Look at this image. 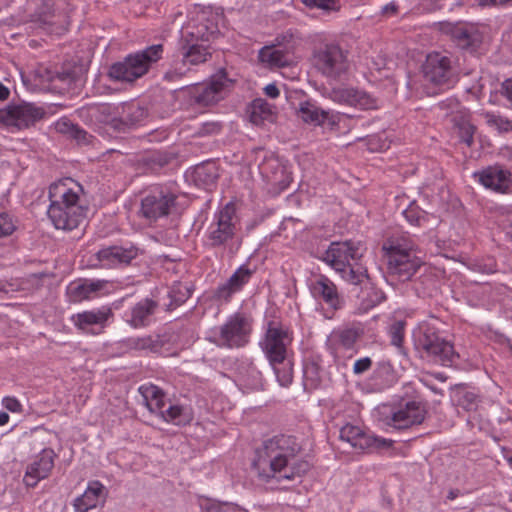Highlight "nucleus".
Listing matches in <instances>:
<instances>
[{"instance_id": "48", "label": "nucleus", "mask_w": 512, "mask_h": 512, "mask_svg": "<svg viewBox=\"0 0 512 512\" xmlns=\"http://www.w3.org/2000/svg\"><path fill=\"white\" fill-rule=\"evenodd\" d=\"M480 403L479 394L474 390L461 389L457 392V404L465 411L477 410Z\"/></svg>"}, {"instance_id": "11", "label": "nucleus", "mask_w": 512, "mask_h": 512, "mask_svg": "<svg viewBox=\"0 0 512 512\" xmlns=\"http://www.w3.org/2000/svg\"><path fill=\"white\" fill-rule=\"evenodd\" d=\"M177 195L164 187H155L141 199L140 215L149 222L167 217L176 206Z\"/></svg>"}, {"instance_id": "53", "label": "nucleus", "mask_w": 512, "mask_h": 512, "mask_svg": "<svg viewBox=\"0 0 512 512\" xmlns=\"http://www.w3.org/2000/svg\"><path fill=\"white\" fill-rule=\"evenodd\" d=\"M78 79V72L76 69L70 66L61 67L60 70L55 71V73L49 77V80L52 82L59 81L66 86H71Z\"/></svg>"}, {"instance_id": "59", "label": "nucleus", "mask_w": 512, "mask_h": 512, "mask_svg": "<svg viewBox=\"0 0 512 512\" xmlns=\"http://www.w3.org/2000/svg\"><path fill=\"white\" fill-rule=\"evenodd\" d=\"M373 366V361L370 357L365 356L357 359L353 364V374L356 376H361L368 372Z\"/></svg>"}, {"instance_id": "35", "label": "nucleus", "mask_w": 512, "mask_h": 512, "mask_svg": "<svg viewBox=\"0 0 512 512\" xmlns=\"http://www.w3.org/2000/svg\"><path fill=\"white\" fill-rule=\"evenodd\" d=\"M218 177V167L213 161L202 162L196 165L191 172V178L195 185L207 190L216 184Z\"/></svg>"}, {"instance_id": "58", "label": "nucleus", "mask_w": 512, "mask_h": 512, "mask_svg": "<svg viewBox=\"0 0 512 512\" xmlns=\"http://www.w3.org/2000/svg\"><path fill=\"white\" fill-rule=\"evenodd\" d=\"M476 127L470 122H462L459 125V137L460 140L465 143L468 147H471L474 143V134Z\"/></svg>"}, {"instance_id": "12", "label": "nucleus", "mask_w": 512, "mask_h": 512, "mask_svg": "<svg viewBox=\"0 0 512 512\" xmlns=\"http://www.w3.org/2000/svg\"><path fill=\"white\" fill-rule=\"evenodd\" d=\"M340 439L365 453L383 452L392 448L394 444L391 439L377 436L352 424H346L340 429Z\"/></svg>"}, {"instance_id": "27", "label": "nucleus", "mask_w": 512, "mask_h": 512, "mask_svg": "<svg viewBox=\"0 0 512 512\" xmlns=\"http://www.w3.org/2000/svg\"><path fill=\"white\" fill-rule=\"evenodd\" d=\"M510 172L501 166H489L480 172H475L474 177L486 188L495 192L507 193L510 187Z\"/></svg>"}, {"instance_id": "29", "label": "nucleus", "mask_w": 512, "mask_h": 512, "mask_svg": "<svg viewBox=\"0 0 512 512\" xmlns=\"http://www.w3.org/2000/svg\"><path fill=\"white\" fill-rule=\"evenodd\" d=\"M108 491L99 481H90L84 493L74 500L76 512H87L90 509L103 504L106 500Z\"/></svg>"}, {"instance_id": "37", "label": "nucleus", "mask_w": 512, "mask_h": 512, "mask_svg": "<svg viewBox=\"0 0 512 512\" xmlns=\"http://www.w3.org/2000/svg\"><path fill=\"white\" fill-rule=\"evenodd\" d=\"M104 281L73 282L67 287V295L71 302L77 303L92 298L93 294L102 289Z\"/></svg>"}, {"instance_id": "43", "label": "nucleus", "mask_w": 512, "mask_h": 512, "mask_svg": "<svg viewBox=\"0 0 512 512\" xmlns=\"http://www.w3.org/2000/svg\"><path fill=\"white\" fill-rule=\"evenodd\" d=\"M200 508L202 512H248L236 503L221 502L207 497L200 498Z\"/></svg>"}, {"instance_id": "23", "label": "nucleus", "mask_w": 512, "mask_h": 512, "mask_svg": "<svg viewBox=\"0 0 512 512\" xmlns=\"http://www.w3.org/2000/svg\"><path fill=\"white\" fill-rule=\"evenodd\" d=\"M329 97L336 103L361 110L376 109L378 107L376 98L363 90L353 87L333 88L329 93Z\"/></svg>"}, {"instance_id": "9", "label": "nucleus", "mask_w": 512, "mask_h": 512, "mask_svg": "<svg viewBox=\"0 0 512 512\" xmlns=\"http://www.w3.org/2000/svg\"><path fill=\"white\" fill-rule=\"evenodd\" d=\"M233 85L225 69H220L212 75L207 82L195 84L188 90L189 102L198 108H205L217 104L225 98Z\"/></svg>"}, {"instance_id": "49", "label": "nucleus", "mask_w": 512, "mask_h": 512, "mask_svg": "<svg viewBox=\"0 0 512 512\" xmlns=\"http://www.w3.org/2000/svg\"><path fill=\"white\" fill-rule=\"evenodd\" d=\"M255 269H250L247 265H241L227 280V282L236 291H241L242 288L249 282L254 274Z\"/></svg>"}, {"instance_id": "46", "label": "nucleus", "mask_w": 512, "mask_h": 512, "mask_svg": "<svg viewBox=\"0 0 512 512\" xmlns=\"http://www.w3.org/2000/svg\"><path fill=\"white\" fill-rule=\"evenodd\" d=\"M190 296L191 291L188 286L181 283L174 284L168 292L170 302L167 305V310L171 311L182 305L190 298Z\"/></svg>"}, {"instance_id": "52", "label": "nucleus", "mask_w": 512, "mask_h": 512, "mask_svg": "<svg viewBox=\"0 0 512 512\" xmlns=\"http://www.w3.org/2000/svg\"><path fill=\"white\" fill-rule=\"evenodd\" d=\"M482 115L487 125L494 127L499 133H507L512 130V122L508 118L489 111L484 112Z\"/></svg>"}, {"instance_id": "34", "label": "nucleus", "mask_w": 512, "mask_h": 512, "mask_svg": "<svg viewBox=\"0 0 512 512\" xmlns=\"http://www.w3.org/2000/svg\"><path fill=\"white\" fill-rule=\"evenodd\" d=\"M325 376L322 360L318 356H311L303 362L304 389H317L321 386Z\"/></svg>"}, {"instance_id": "42", "label": "nucleus", "mask_w": 512, "mask_h": 512, "mask_svg": "<svg viewBox=\"0 0 512 512\" xmlns=\"http://www.w3.org/2000/svg\"><path fill=\"white\" fill-rule=\"evenodd\" d=\"M260 58L274 67H287L292 63L290 52L286 48H263Z\"/></svg>"}, {"instance_id": "19", "label": "nucleus", "mask_w": 512, "mask_h": 512, "mask_svg": "<svg viewBox=\"0 0 512 512\" xmlns=\"http://www.w3.org/2000/svg\"><path fill=\"white\" fill-rule=\"evenodd\" d=\"M354 297V313L365 314L374 309L384 301L386 294L377 287L371 279L360 286H355L350 291Z\"/></svg>"}, {"instance_id": "28", "label": "nucleus", "mask_w": 512, "mask_h": 512, "mask_svg": "<svg viewBox=\"0 0 512 512\" xmlns=\"http://www.w3.org/2000/svg\"><path fill=\"white\" fill-rule=\"evenodd\" d=\"M159 307L157 301L144 298L137 302L129 313H126L127 323L133 328H144L153 322V317Z\"/></svg>"}, {"instance_id": "24", "label": "nucleus", "mask_w": 512, "mask_h": 512, "mask_svg": "<svg viewBox=\"0 0 512 512\" xmlns=\"http://www.w3.org/2000/svg\"><path fill=\"white\" fill-rule=\"evenodd\" d=\"M443 30L448 33L455 44L462 50L475 52L482 43V34L466 23H446Z\"/></svg>"}, {"instance_id": "57", "label": "nucleus", "mask_w": 512, "mask_h": 512, "mask_svg": "<svg viewBox=\"0 0 512 512\" xmlns=\"http://www.w3.org/2000/svg\"><path fill=\"white\" fill-rule=\"evenodd\" d=\"M237 292L238 291H236V289H234L226 280L224 283L220 284L216 288V290L213 293V298L216 301L228 302L230 301L231 297Z\"/></svg>"}, {"instance_id": "40", "label": "nucleus", "mask_w": 512, "mask_h": 512, "mask_svg": "<svg viewBox=\"0 0 512 512\" xmlns=\"http://www.w3.org/2000/svg\"><path fill=\"white\" fill-rule=\"evenodd\" d=\"M159 416L164 421L171 422L175 425H186L193 419V413L189 407L177 404H171L168 408H164Z\"/></svg>"}, {"instance_id": "61", "label": "nucleus", "mask_w": 512, "mask_h": 512, "mask_svg": "<svg viewBox=\"0 0 512 512\" xmlns=\"http://www.w3.org/2000/svg\"><path fill=\"white\" fill-rule=\"evenodd\" d=\"M221 130V124L219 122H205L202 123L198 134L201 136L217 134Z\"/></svg>"}, {"instance_id": "32", "label": "nucleus", "mask_w": 512, "mask_h": 512, "mask_svg": "<svg viewBox=\"0 0 512 512\" xmlns=\"http://www.w3.org/2000/svg\"><path fill=\"white\" fill-rule=\"evenodd\" d=\"M382 250L387 254L396 256H409L412 252H420L417 244L408 233H395L388 237L382 245Z\"/></svg>"}, {"instance_id": "50", "label": "nucleus", "mask_w": 512, "mask_h": 512, "mask_svg": "<svg viewBox=\"0 0 512 512\" xmlns=\"http://www.w3.org/2000/svg\"><path fill=\"white\" fill-rule=\"evenodd\" d=\"M144 253V250H140L135 245L130 244L127 246H110L107 249L97 251L94 256H137Z\"/></svg>"}, {"instance_id": "39", "label": "nucleus", "mask_w": 512, "mask_h": 512, "mask_svg": "<svg viewBox=\"0 0 512 512\" xmlns=\"http://www.w3.org/2000/svg\"><path fill=\"white\" fill-rule=\"evenodd\" d=\"M364 327L361 323H354L335 330L333 339L344 349H352L355 344L363 337Z\"/></svg>"}, {"instance_id": "4", "label": "nucleus", "mask_w": 512, "mask_h": 512, "mask_svg": "<svg viewBox=\"0 0 512 512\" xmlns=\"http://www.w3.org/2000/svg\"><path fill=\"white\" fill-rule=\"evenodd\" d=\"M162 44H153L142 50L128 54L122 61L113 63L109 77L118 82H133L148 73L153 64L163 56Z\"/></svg>"}, {"instance_id": "8", "label": "nucleus", "mask_w": 512, "mask_h": 512, "mask_svg": "<svg viewBox=\"0 0 512 512\" xmlns=\"http://www.w3.org/2000/svg\"><path fill=\"white\" fill-rule=\"evenodd\" d=\"M264 334L259 346L268 362H278L288 355V348L293 341L289 326L277 318L266 320Z\"/></svg>"}, {"instance_id": "36", "label": "nucleus", "mask_w": 512, "mask_h": 512, "mask_svg": "<svg viewBox=\"0 0 512 512\" xmlns=\"http://www.w3.org/2000/svg\"><path fill=\"white\" fill-rule=\"evenodd\" d=\"M142 396L143 404L153 413L160 415L165 408V396L163 391L153 384H143L138 389Z\"/></svg>"}, {"instance_id": "63", "label": "nucleus", "mask_w": 512, "mask_h": 512, "mask_svg": "<svg viewBox=\"0 0 512 512\" xmlns=\"http://www.w3.org/2000/svg\"><path fill=\"white\" fill-rule=\"evenodd\" d=\"M2 405L10 412H22V404L16 397L6 396L2 400Z\"/></svg>"}, {"instance_id": "20", "label": "nucleus", "mask_w": 512, "mask_h": 512, "mask_svg": "<svg viewBox=\"0 0 512 512\" xmlns=\"http://www.w3.org/2000/svg\"><path fill=\"white\" fill-rule=\"evenodd\" d=\"M326 261L340 277L355 286H360L370 279L367 268L359 258H321Z\"/></svg>"}, {"instance_id": "44", "label": "nucleus", "mask_w": 512, "mask_h": 512, "mask_svg": "<svg viewBox=\"0 0 512 512\" xmlns=\"http://www.w3.org/2000/svg\"><path fill=\"white\" fill-rule=\"evenodd\" d=\"M272 105L265 99L257 98L251 103L250 120L252 123L259 125L264 120L272 116Z\"/></svg>"}, {"instance_id": "25", "label": "nucleus", "mask_w": 512, "mask_h": 512, "mask_svg": "<svg viewBox=\"0 0 512 512\" xmlns=\"http://www.w3.org/2000/svg\"><path fill=\"white\" fill-rule=\"evenodd\" d=\"M297 116L305 123L315 126H320L327 122L331 127H336L340 122V113L324 110L309 100L299 104Z\"/></svg>"}, {"instance_id": "26", "label": "nucleus", "mask_w": 512, "mask_h": 512, "mask_svg": "<svg viewBox=\"0 0 512 512\" xmlns=\"http://www.w3.org/2000/svg\"><path fill=\"white\" fill-rule=\"evenodd\" d=\"M311 293L315 299L324 302L333 310H339L344 306V299L336 285L326 276H320L312 283Z\"/></svg>"}, {"instance_id": "38", "label": "nucleus", "mask_w": 512, "mask_h": 512, "mask_svg": "<svg viewBox=\"0 0 512 512\" xmlns=\"http://www.w3.org/2000/svg\"><path fill=\"white\" fill-rule=\"evenodd\" d=\"M417 258H388L387 270L390 275L398 277L399 280H409L417 271L420 263Z\"/></svg>"}, {"instance_id": "2", "label": "nucleus", "mask_w": 512, "mask_h": 512, "mask_svg": "<svg viewBox=\"0 0 512 512\" xmlns=\"http://www.w3.org/2000/svg\"><path fill=\"white\" fill-rule=\"evenodd\" d=\"M83 188L71 178H65L49 186L48 217L56 229L71 231L85 219L86 208L80 204Z\"/></svg>"}, {"instance_id": "15", "label": "nucleus", "mask_w": 512, "mask_h": 512, "mask_svg": "<svg viewBox=\"0 0 512 512\" xmlns=\"http://www.w3.org/2000/svg\"><path fill=\"white\" fill-rule=\"evenodd\" d=\"M184 42L185 44L182 45L181 49L182 66L174 67L165 73L164 79L168 81H174L184 76L189 71V68H185L187 64L192 66L199 65L208 61L212 56L209 45L194 41Z\"/></svg>"}, {"instance_id": "18", "label": "nucleus", "mask_w": 512, "mask_h": 512, "mask_svg": "<svg viewBox=\"0 0 512 512\" xmlns=\"http://www.w3.org/2000/svg\"><path fill=\"white\" fill-rule=\"evenodd\" d=\"M423 76L435 85H449L453 80L451 59L441 53H430L423 64Z\"/></svg>"}, {"instance_id": "1", "label": "nucleus", "mask_w": 512, "mask_h": 512, "mask_svg": "<svg viewBox=\"0 0 512 512\" xmlns=\"http://www.w3.org/2000/svg\"><path fill=\"white\" fill-rule=\"evenodd\" d=\"M301 450V443L293 435L279 434L264 440L253 461L258 478L264 482L271 479L279 482L301 477L310 469L308 461L297 459Z\"/></svg>"}, {"instance_id": "51", "label": "nucleus", "mask_w": 512, "mask_h": 512, "mask_svg": "<svg viewBox=\"0 0 512 512\" xmlns=\"http://www.w3.org/2000/svg\"><path fill=\"white\" fill-rule=\"evenodd\" d=\"M274 171L269 177V181L272 185L276 186L278 191L285 190L291 183V176L287 173L286 169L277 161H275Z\"/></svg>"}, {"instance_id": "14", "label": "nucleus", "mask_w": 512, "mask_h": 512, "mask_svg": "<svg viewBox=\"0 0 512 512\" xmlns=\"http://www.w3.org/2000/svg\"><path fill=\"white\" fill-rule=\"evenodd\" d=\"M114 314L109 306L86 310L73 314L70 318L73 325L83 333L97 335L109 325Z\"/></svg>"}, {"instance_id": "6", "label": "nucleus", "mask_w": 512, "mask_h": 512, "mask_svg": "<svg viewBox=\"0 0 512 512\" xmlns=\"http://www.w3.org/2000/svg\"><path fill=\"white\" fill-rule=\"evenodd\" d=\"M251 331V319L244 313L237 312L211 331L209 341L220 348L238 349L248 344Z\"/></svg>"}, {"instance_id": "7", "label": "nucleus", "mask_w": 512, "mask_h": 512, "mask_svg": "<svg viewBox=\"0 0 512 512\" xmlns=\"http://www.w3.org/2000/svg\"><path fill=\"white\" fill-rule=\"evenodd\" d=\"M99 121L109 125L115 132L126 133L142 126L149 116L148 109L138 102L122 103L118 107L117 116L111 117V106L101 104L96 108Z\"/></svg>"}, {"instance_id": "13", "label": "nucleus", "mask_w": 512, "mask_h": 512, "mask_svg": "<svg viewBox=\"0 0 512 512\" xmlns=\"http://www.w3.org/2000/svg\"><path fill=\"white\" fill-rule=\"evenodd\" d=\"M44 115L45 111L43 108L24 102L18 105H8L5 109H0V122L22 130L33 126Z\"/></svg>"}, {"instance_id": "56", "label": "nucleus", "mask_w": 512, "mask_h": 512, "mask_svg": "<svg viewBox=\"0 0 512 512\" xmlns=\"http://www.w3.org/2000/svg\"><path fill=\"white\" fill-rule=\"evenodd\" d=\"M402 213L410 224L416 226L425 218L424 211L415 203H411Z\"/></svg>"}, {"instance_id": "54", "label": "nucleus", "mask_w": 512, "mask_h": 512, "mask_svg": "<svg viewBox=\"0 0 512 512\" xmlns=\"http://www.w3.org/2000/svg\"><path fill=\"white\" fill-rule=\"evenodd\" d=\"M391 345L397 347L400 352L403 350V339H404V323L402 321H396L390 325L388 330Z\"/></svg>"}, {"instance_id": "30", "label": "nucleus", "mask_w": 512, "mask_h": 512, "mask_svg": "<svg viewBox=\"0 0 512 512\" xmlns=\"http://www.w3.org/2000/svg\"><path fill=\"white\" fill-rule=\"evenodd\" d=\"M238 380L250 390H260L264 387V377L254 360L244 357L236 365Z\"/></svg>"}, {"instance_id": "22", "label": "nucleus", "mask_w": 512, "mask_h": 512, "mask_svg": "<svg viewBox=\"0 0 512 512\" xmlns=\"http://www.w3.org/2000/svg\"><path fill=\"white\" fill-rule=\"evenodd\" d=\"M56 457V453L51 448L41 450L35 460L26 467L23 477L25 486L34 488L41 480L46 479L54 467Z\"/></svg>"}, {"instance_id": "3", "label": "nucleus", "mask_w": 512, "mask_h": 512, "mask_svg": "<svg viewBox=\"0 0 512 512\" xmlns=\"http://www.w3.org/2000/svg\"><path fill=\"white\" fill-rule=\"evenodd\" d=\"M414 346L422 358L444 367L456 366L460 359L452 341L431 322H423L414 332Z\"/></svg>"}, {"instance_id": "41", "label": "nucleus", "mask_w": 512, "mask_h": 512, "mask_svg": "<svg viewBox=\"0 0 512 512\" xmlns=\"http://www.w3.org/2000/svg\"><path fill=\"white\" fill-rule=\"evenodd\" d=\"M272 368L276 381L281 387H289L293 382V363L288 355L278 362H268Z\"/></svg>"}, {"instance_id": "33", "label": "nucleus", "mask_w": 512, "mask_h": 512, "mask_svg": "<svg viewBox=\"0 0 512 512\" xmlns=\"http://www.w3.org/2000/svg\"><path fill=\"white\" fill-rule=\"evenodd\" d=\"M175 158L176 154L168 150H154L146 153L138 160V167L145 173L156 174Z\"/></svg>"}, {"instance_id": "45", "label": "nucleus", "mask_w": 512, "mask_h": 512, "mask_svg": "<svg viewBox=\"0 0 512 512\" xmlns=\"http://www.w3.org/2000/svg\"><path fill=\"white\" fill-rule=\"evenodd\" d=\"M360 242L352 240L334 241L326 249L325 256H356Z\"/></svg>"}, {"instance_id": "10", "label": "nucleus", "mask_w": 512, "mask_h": 512, "mask_svg": "<svg viewBox=\"0 0 512 512\" xmlns=\"http://www.w3.org/2000/svg\"><path fill=\"white\" fill-rule=\"evenodd\" d=\"M313 64L323 76L340 79L349 68L348 53L338 44H324L314 51Z\"/></svg>"}, {"instance_id": "31", "label": "nucleus", "mask_w": 512, "mask_h": 512, "mask_svg": "<svg viewBox=\"0 0 512 512\" xmlns=\"http://www.w3.org/2000/svg\"><path fill=\"white\" fill-rule=\"evenodd\" d=\"M397 381V372L389 360L378 361L368 379L370 387L376 392L392 387Z\"/></svg>"}, {"instance_id": "60", "label": "nucleus", "mask_w": 512, "mask_h": 512, "mask_svg": "<svg viewBox=\"0 0 512 512\" xmlns=\"http://www.w3.org/2000/svg\"><path fill=\"white\" fill-rule=\"evenodd\" d=\"M14 230L12 217L8 213H0V238L12 234Z\"/></svg>"}, {"instance_id": "21", "label": "nucleus", "mask_w": 512, "mask_h": 512, "mask_svg": "<svg viewBox=\"0 0 512 512\" xmlns=\"http://www.w3.org/2000/svg\"><path fill=\"white\" fill-rule=\"evenodd\" d=\"M426 416L425 406L418 401H407L391 413L387 424L402 430L421 424Z\"/></svg>"}, {"instance_id": "5", "label": "nucleus", "mask_w": 512, "mask_h": 512, "mask_svg": "<svg viewBox=\"0 0 512 512\" xmlns=\"http://www.w3.org/2000/svg\"><path fill=\"white\" fill-rule=\"evenodd\" d=\"M236 208L233 203H227L214 215L209 227L207 243L211 247H224V252L235 254L240 247V239L236 235Z\"/></svg>"}, {"instance_id": "16", "label": "nucleus", "mask_w": 512, "mask_h": 512, "mask_svg": "<svg viewBox=\"0 0 512 512\" xmlns=\"http://www.w3.org/2000/svg\"><path fill=\"white\" fill-rule=\"evenodd\" d=\"M219 33L217 16L202 12L188 23L183 39L184 41L204 43L214 40Z\"/></svg>"}, {"instance_id": "55", "label": "nucleus", "mask_w": 512, "mask_h": 512, "mask_svg": "<svg viewBox=\"0 0 512 512\" xmlns=\"http://www.w3.org/2000/svg\"><path fill=\"white\" fill-rule=\"evenodd\" d=\"M309 9L331 11L338 9L339 0H298Z\"/></svg>"}, {"instance_id": "62", "label": "nucleus", "mask_w": 512, "mask_h": 512, "mask_svg": "<svg viewBox=\"0 0 512 512\" xmlns=\"http://www.w3.org/2000/svg\"><path fill=\"white\" fill-rule=\"evenodd\" d=\"M76 124L72 123L69 119L67 118H61L59 119L54 127H55V130L61 134H67L70 136L71 132H73L74 128H75Z\"/></svg>"}, {"instance_id": "17", "label": "nucleus", "mask_w": 512, "mask_h": 512, "mask_svg": "<svg viewBox=\"0 0 512 512\" xmlns=\"http://www.w3.org/2000/svg\"><path fill=\"white\" fill-rule=\"evenodd\" d=\"M176 336L171 331L162 334L147 335L143 337H131L126 340L128 348L145 353L169 355L172 353V345Z\"/></svg>"}, {"instance_id": "64", "label": "nucleus", "mask_w": 512, "mask_h": 512, "mask_svg": "<svg viewBox=\"0 0 512 512\" xmlns=\"http://www.w3.org/2000/svg\"><path fill=\"white\" fill-rule=\"evenodd\" d=\"M499 92L510 102L512 107V78H507L500 84Z\"/></svg>"}, {"instance_id": "47", "label": "nucleus", "mask_w": 512, "mask_h": 512, "mask_svg": "<svg viewBox=\"0 0 512 512\" xmlns=\"http://www.w3.org/2000/svg\"><path fill=\"white\" fill-rule=\"evenodd\" d=\"M491 260L492 258H461V263L472 271L490 274L496 271V266Z\"/></svg>"}]
</instances>
